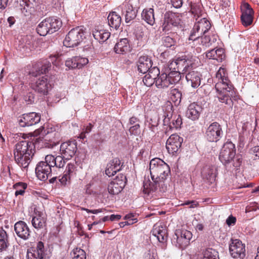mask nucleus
I'll return each instance as SVG.
<instances>
[{
    "label": "nucleus",
    "instance_id": "1",
    "mask_svg": "<svg viewBox=\"0 0 259 259\" xmlns=\"http://www.w3.org/2000/svg\"><path fill=\"white\" fill-rule=\"evenodd\" d=\"M150 175L153 182L149 179L143 181V192L148 195H160L167 190L164 181L170 173L169 166L160 158H153L149 163Z\"/></svg>",
    "mask_w": 259,
    "mask_h": 259
},
{
    "label": "nucleus",
    "instance_id": "2",
    "mask_svg": "<svg viewBox=\"0 0 259 259\" xmlns=\"http://www.w3.org/2000/svg\"><path fill=\"white\" fill-rule=\"evenodd\" d=\"M211 24L206 18H202L196 22L192 29L189 38L188 44L199 54L202 50L210 47L217 40L218 36L210 31Z\"/></svg>",
    "mask_w": 259,
    "mask_h": 259
},
{
    "label": "nucleus",
    "instance_id": "3",
    "mask_svg": "<svg viewBox=\"0 0 259 259\" xmlns=\"http://www.w3.org/2000/svg\"><path fill=\"white\" fill-rule=\"evenodd\" d=\"M217 98L219 101L229 106L233 105V101L237 100L236 93L229 79L226 69L220 67L214 77Z\"/></svg>",
    "mask_w": 259,
    "mask_h": 259
},
{
    "label": "nucleus",
    "instance_id": "4",
    "mask_svg": "<svg viewBox=\"0 0 259 259\" xmlns=\"http://www.w3.org/2000/svg\"><path fill=\"white\" fill-rule=\"evenodd\" d=\"M35 152L32 141L25 140L18 142L15 146L14 155L16 163L22 168L28 167Z\"/></svg>",
    "mask_w": 259,
    "mask_h": 259
},
{
    "label": "nucleus",
    "instance_id": "5",
    "mask_svg": "<svg viewBox=\"0 0 259 259\" xmlns=\"http://www.w3.org/2000/svg\"><path fill=\"white\" fill-rule=\"evenodd\" d=\"M181 79V73L177 63L176 59L170 61L160 75V78L157 81L159 87L168 88L171 84H175Z\"/></svg>",
    "mask_w": 259,
    "mask_h": 259
},
{
    "label": "nucleus",
    "instance_id": "6",
    "mask_svg": "<svg viewBox=\"0 0 259 259\" xmlns=\"http://www.w3.org/2000/svg\"><path fill=\"white\" fill-rule=\"evenodd\" d=\"M85 38V29L83 26H78L69 31L63 44L67 47H74L79 45Z\"/></svg>",
    "mask_w": 259,
    "mask_h": 259
},
{
    "label": "nucleus",
    "instance_id": "7",
    "mask_svg": "<svg viewBox=\"0 0 259 259\" xmlns=\"http://www.w3.org/2000/svg\"><path fill=\"white\" fill-rule=\"evenodd\" d=\"M138 0H126L118 8V11H121L122 15L124 16L126 23L131 22L137 16V7L135 4Z\"/></svg>",
    "mask_w": 259,
    "mask_h": 259
},
{
    "label": "nucleus",
    "instance_id": "8",
    "mask_svg": "<svg viewBox=\"0 0 259 259\" xmlns=\"http://www.w3.org/2000/svg\"><path fill=\"white\" fill-rule=\"evenodd\" d=\"M172 106L169 103L165 108L166 112H164L162 117L163 118V124L168 125L170 129L179 128L182 124V119L180 115L172 116Z\"/></svg>",
    "mask_w": 259,
    "mask_h": 259
},
{
    "label": "nucleus",
    "instance_id": "9",
    "mask_svg": "<svg viewBox=\"0 0 259 259\" xmlns=\"http://www.w3.org/2000/svg\"><path fill=\"white\" fill-rule=\"evenodd\" d=\"M236 155L235 145L231 141L226 142L223 145L219 155L220 161L227 165L231 163Z\"/></svg>",
    "mask_w": 259,
    "mask_h": 259
},
{
    "label": "nucleus",
    "instance_id": "10",
    "mask_svg": "<svg viewBox=\"0 0 259 259\" xmlns=\"http://www.w3.org/2000/svg\"><path fill=\"white\" fill-rule=\"evenodd\" d=\"M192 238V233L187 230H176L173 236L172 241L176 246L184 249L190 243Z\"/></svg>",
    "mask_w": 259,
    "mask_h": 259
},
{
    "label": "nucleus",
    "instance_id": "11",
    "mask_svg": "<svg viewBox=\"0 0 259 259\" xmlns=\"http://www.w3.org/2000/svg\"><path fill=\"white\" fill-rule=\"evenodd\" d=\"M223 136L221 125L217 122L211 123L206 128L205 137L210 142L219 141Z\"/></svg>",
    "mask_w": 259,
    "mask_h": 259
},
{
    "label": "nucleus",
    "instance_id": "12",
    "mask_svg": "<svg viewBox=\"0 0 259 259\" xmlns=\"http://www.w3.org/2000/svg\"><path fill=\"white\" fill-rule=\"evenodd\" d=\"M60 134L55 131L48 132L42 138H38L37 142L42 147L53 148L58 144L60 141Z\"/></svg>",
    "mask_w": 259,
    "mask_h": 259
},
{
    "label": "nucleus",
    "instance_id": "13",
    "mask_svg": "<svg viewBox=\"0 0 259 259\" xmlns=\"http://www.w3.org/2000/svg\"><path fill=\"white\" fill-rule=\"evenodd\" d=\"M229 252L234 259H243L245 256V245L239 239H232L229 245Z\"/></svg>",
    "mask_w": 259,
    "mask_h": 259
},
{
    "label": "nucleus",
    "instance_id": "14",
    "mask_svg": "<svg viewBox=\"0 0 259 259\" xmlns=\"http://www.w3.org/2000/svg\"><path fill=\"white\" fill-rule=\"evenodd\" d=\"M180 73L186 74L190 69L194 67L197 58L195 56H184L176 59Z\"/></svg>",
    "mask_w": 259,
    "mask_h": 259
},
{
    "label": "nucleus",
    "instance_id": "15",
    "mask_svg": "<svg viewBox=\"0 0 259 259\" xmlns=\"http://www.w3.org/2000/svg\"><path fill=\"white\" fill-rule=\"evenodd\" d=\"M52 167L46 156L45 161L39 162L36 166L35 173L38 179L44 181L47 180L51 175Z\"/></svg>",
    "mask_w": 259,
    "mask_h": 259
},
{
    "label": "nucleus",
    "instance_id": "16",
    "mask_svg": "<svg viewBox=\"0 0 259 259\" xmlns=\"http://www.w3.org/2000/svg\"><path fill=\"white\" fill-rule=\"evenodd\" d=\"M40 120V115L36 112L25 113L19 116L18 121L20 126H30L38 123Z\"/></svg>",
    "mask_w": 259,
    "mask_h": 259
},
{
    "label": "nucleus",
    "instance_id": "17",
    "mask_svg": "<svg viewBox=\"0 0 259 259\" xmlns=\"http://www.w3.org/2000/svg\"><path fill=\"white\" fill-rule=\"evenodd\" d=\"M77 151V142L75 141H68L61 144L60 148L61 154L66 160L70 159Z\"/></svg>",
    "mask_w": 259,
    "mask_h": 259
},
{
    "label": "nucleus",
    "instance_id": "18",
    "mask_svg": "<svg viewBox=\"0 0 259 259\" xmlns=\"http://www.w3.org/2000/svg\"><path fill=\"white\" fill-rule=\"evenodd\" d=\"M148 73L145 75L143 79V83L147 87H151L154 83L155 84L156 87L158 89H164L165 88H161L156 83L158 79L160 78V71L159 69L156 67H153L147 72Z\"/></svg>",
    "mask_w": 259,
    "mask_h": 259
},
{
    "label": "nucleus",
    "instance_id": "19",
    "mask_svg": "<svg viewBox=\"0 0 259 259\" xmlns=\"http://www.w3.org/2000/svg\"><path fill=\"white\" fill-rule=\"evenodd\" d=\"M181 22L179 14L171 12H166L164 15L163 29L165 31L169 30L171 26H178Z\"/></svg>",
    "mask_w": 259,
    "mask_h": 259
},
{
    "label": "nucleus",
    "instance_id": "20",
    "mask_svg": "<svg viewBox=\"0 0 259 259\" xmlns=\"http://www.w3.org/2000/svg\"><path fill=\"white\" fill-rule=\"evenodd\" d=\"M183 138L177 134H172L167 140L166 148L169 153L174 154L178 151L181 147Z\"/></svg>",
    "mask_w": 259,
    "mask_h": 259
},
{
    "label": "nucleus",
    "instance_id": "21",
    "mask_svg": "<svg viewBox=\"0 0 259 259\" xmlns=\"http://www.w3.org/2000/svg\"><path fill=\"white\" fill-rule=\"evenodd\" d=\"M31 87L35 92L46 95L51 88V84L46 76H42L37 78L34 83H32Z\"/></svg>",
    "mask_w": 259,
    "mask_h": 259
},
{
    "label": "nucleus",
    "instance_id": "22",
    "mask_svg": "<svg viewBox=\"0 0 259 259\" xmlns=\"http://www.w3.org/2000/svg\"><path fill=\"white\" fill-rule=\"evenodd\" d=\"M45 249L44 243L40 241L36 247L29 248L27 252V259H44Z\"/></svg>",
    "mask_w": 259,
    "mask_h": 259
},
{
    "label": "nucleus",
    "instance_id": "23",
    "mask_svg": "<svg viewBox=\"0 0 259 259\" xmlns=\"http://www.w3.org/2000/svg\"><path fill=\"white\" fill-rule=\"evenodd\" d=\"M151 233L159 242L164 243L166 241L167 233L165 226L156 224L153 226Z\"/></svg>",
    "mask_w": 259,
    "mask_h": 259
},
{
    "label": "nucleus",
    "instance_id": "24",
    "mask_svg": "<svg viewBox=\"0 0 259 259\" xmlns=\"http://www.w3.org/2000/svg\"><path fill=\"white\" fill-rule=\"evenodd\" d=\"M185 74L187 82L191 87L196 89L200 85L201 74L200 72L190 69Z\"/></svg>",
    "mask_w": 259,
    "mask_h": 259
},
{
    "label": "nucleus",
    "instance_id": "25",
    "mask_svg": "<svg viewBox=\"0 0 259 259\" xmlns=\"http://www.w3.org/2000/svg\"><path fill=\"white\" fill-rule=\"evenodd\" d=\"M137 65L138 71L142 73H146L152 67V62L151 58L148 56H143L139 58Z\"/></svg>",
    "mask_w": 259,
    "mask_h": 259
},
{
    "label": "nucleus",
    "instance_id": "26",
    "mask_svg": "<svg viewBox=\"0 0 259 259\" xmlns=\"http://www.w3.org/2000/svg\"><path fill=\"white\" fill-rule=\"evenodd\" d=\"M202 109L201 106L197 103L195 102L191 103L187 107L186 116L193 121L197 120L200 116Z\"/></svg>",
    "mask_w": 259,
    "mask_h": 259
},
{
    "label": "nucleus",
    "instance_id": "27",
    "mask_svg": "<svg viewBox=\"0 0 259 259\" xmlns=\"http://www.w3.org/2000/svg\"><path fill=\"white\" fill-rule=\"evenodd\" d=\"M114 50L118 54L124 55L129 53L132 50L130 40L127 38L120 39L116 43Z\"/></svg>",
    "mask_w": 259,
    "mask_h": 259
},
{
    "label": "nucleus",
    "instance_id": "28",
    "mask_svg": "<svg viewBox=\"0 0 259 259\" xmlns=\"http://www.w3.org/2000/svg\"><path fill=\"white\" fill-rule=\"evenodd\" d=\"M201 175L203 179L212 184L215 180L217 168L213 165H206L203 167Z\"/></svg>",
    "mask_w": 259,
    "mask_h": 259
},
{
    "label": "nucleus",
    "instance_id": "29",
    "mask_svg": "<svg viewBox=\"0 0 259 259\" xmlns=\"http://www.w3.org/2000/svg\"><path fill=\"white\" fill-rule=\"evenodd\" d=\"M15 231L18 237L26 240L28 239L30 231L27 225L23 221L17 222L14 226Z\"/></svg>",
    "mask_w": 259,
    "mask_h": 259
},
{
    "label": "nucleus",
    "instance_id": "30",
    "mask_svg": "<svg viewBox=\"0 0 259 259\" xmlns=\"http://www.w3.org/2000/svg\"><path fill=\"white\" fill-rule=\"evenodd\" d=\"M121 162L118 158H114L107 164L105 174L109 177L114 176L121 168Z\"/></svg>",
    "mask_w": 259,
    "mask_h": 259
},
{
    "label": "nucleus",
    "instance_id": "31",
    "mask_svg": "<svg viewBox=\"0 0 259 259\" xmlns=\"http://www.w3.org/2000/svg\"><path fill=\"white\" fill-rule=\"evenodd\" d=\"M125 186V182L119 178L112 181L108 187V192L112 195H116L120 193Z\"/></svg>",
    "mask_w": 259,
    "mask_h": 259
},
{
    "label": "nucleus",
    "instance_id": "32",
    "mask_svg": "<svg viewBox=\"0 0 259 259\" xmlns=\"http://www.w3.org/2000/svg\"><path fill=\"white\" fill-rule=\"evenodd\" d=\"M31 223L34 228L37 230L44 229L46 227V218L41 212L35 213V216L32 218Z\"/></svg>",
    "mask_w": 259,
    "mask_h": 259
},
{
    "label": "nucleus",
    "instance_id": "33",
    "mask_svg": "<svg viewBox=\"0 0 259 259\" xmlns=\"http://www.w3.org/2000/svg\"><path fill=\"white\" fill-rule=\"evenodd\" d=\"M93 35L100 43H103L109 38L110 33L107 30L98 28L93 31Z\"/></svg>",
    "mask_w": 259,
    "mask_h": 259
},
{
    "label": "nucleus",
    "instance_id": "34",
    "mask_svg": "<svg viewBox=\"0 0 259 259\" xmlns=\"http://www.w3.org/2000/svg\"><path fill=\"white\" fill-rule=\"evenodd\" d=\"M47 159L49 163H50L52 167L56 166L57 167H63L65 163V158L61 155V156H57L55 157L52 155H47Z\"/></svg>",
    "mask_w": 259,
    "mask_h": 259
},
{
    "label": "nucleus",
    "instance_id": "35",
    "mask_svg": "<svg viewBox=\"0 0 259 259\" xmlns=\"http://www.w3.org/2000/svg\"><path fill=\"white\" fill-rule=\"evenodd\" d=\"M109 25L115 29H117L120 26L121 18L116 12H112L108 16Z\"/></svg>",
    "mask_w": 259,
    "mask_h": 259
},
{
    "label": "nucleus",
    "instance_id": "36",
    "mask_svg": "<svg viewBox=\"0 0 259 259\" xmlns=\"http://www.w3.org/2000/svg\"><path fill=\"white\" fill-rule=\"evenodd\" d=\"M206 57L209 59L222 61L225 57L224 50L222 48L211 50L206 52Z\"/></svg>",
    "mask_w": 259,
    "mask_h": 259
},
{
    "label": "nucleus",
    "instance_id": "37",
    "mask_svg": "<svg viewBox=\"0 0 259 259\" xmlns=\"http://www.w3.org/2000/svg\"><path fill=\"white\" fill-rule=\"evenodd\" d=\"M49 28L51 30V34L58 31L62 26L61 20L56 17H49L46 18Z\"/></svg>",
    "mask_w": 259,
    "mask_h": 259
},
{
    "label": "nucleus",
    "instance_id": "38",
    "mask_svg": "<svg viewBox=\"0 0 259 259\" xmlns=\"http://www.w3.org/2000/svg\"><path fill=\"white\" fill-rule=\"evenodd\" d=\"M142 19L148 24L153 25L155 23L154 10L152 8L145 9L142 13Z\"/></svg>",
    "mask_w": 259,
    "mask_h": 259
},
{
    "label": "nucleus",
    "instance_id": "39",
    "mask_svg": "<svg viewBox=\"0 0 259 259\" xmlns=\"http://www.w3.org/2000/svg\"><path fill=\"white\" fill-rule=\"evenodd\" d=\"M20 6L22 13L26 16H29L34 12V8L33 4L28 3L26 0L22 1Z\"/></svg>",
    "mask_w": 259,
    "mask_h": 259
},
{
    "label": "nucleus",
    "instance_id": "40",
    "mask_svg": "<svg viewBox=\"0 0 259 259\" xmlns=\"http://www.w3.org/2000/svg\"><path fill=\"white\" fill-rule=\"evenodd\" d=\"M37 33L41 36H46L47 34H51V30L49 28L47 20L45 19L41 21L36 28Z\"/></svg>",
    "mask_w": 259,
    "mask_h": 259
},
{
    "label": "nucleus",
    "instance_id": "41",
    "mask_svg": "<svg viewBox=\"0 0 259 259\" xmlns=\"http://www.w3.org/2000/svg\"><path fill=\"white\" fill-rule=\"evenodd\" d=\"M144 29H146L142 27H138V30L136 32V37L138 40V45L142 46L144 44L147 40V35H146Z\"/></svg>",
    "mask_w": 259,
    "mask_h": 259
},
{
    "label": "nucleus",
    "instance_id": "42",
    "mask_svg": "<svg viewBox=\"0 0 259 259\" xmlns=\"http://www.w3.org/2000/svg\"><path fill=\"white\" fill-rule=\"evenodd\" d=\"M170 99L175 104L179 105L181 101L182 93L178 89H172L170 91Z\"/></svg>",
    "mask_w": 259,
    "mask_h": 259
},
{
    "label": "nucleus",
    "instance_id": "43",
    "mask_svg": "<svg viewBox=\"0 0 259 259\" xmlns=\"http://www.w3.org/2000/svg\"><path fill=\"white\" fill-rule=\"evenodd\" d=\"M8 237L6 232L3 230H0V250H4L8 246Z\"/></svg>",
    "mask_w": 259,
    "mask_h": 259
},
{
    "label": "nucleus",
    "instance_id": "44",
    "mask_svg": "<svg viewBox=\"0 0 259 259\" xmlns=\"http://www.w3.org/2000/svg\"><path fill=\"white\" fill-rule=\"evenodd\" d=\"M200 259H219L218 252L212 248L206 249Z\"/></svg>",
    "mask_w": 259,
    "mask_h": 259
},
{
    "label": "nucleus",
    "instance_id": "45",
    "mask_svg": "<svg viewBox=\"0 0 259 259\" xmlns=\"http://www.w3.org/2000/svg\"><path fill=\"white\" fill-rule=\"evenodd\" d=\"M14 188L15 190V195L16 196L18 195H23L25 193V190L27 187L26 183L19 182L14 185Z\"/></svg>",
    "mask_w": 259,
    "mask_h": 259
},
{
    "label": "nucleus",
    "instance_id": "46",
    "mask_svg": "<svg viewBox=\"0 0 259 259\" xmlns=\"http://www.w3.org/2000/svg\"><path fill=\"white\" fill-rule=\"evenodd\" d=\"M72 259H86L85 251L80 248H76L73 249L71 253Z\"/></svg>",
    "mask_w": 259,
    "mask_h": 259
},
{
    "label": "nucleus",
    "instance_id": "47",
    "mask_svg": "<svg viewBox=\"0 0 259 259\" xmlns=\"http://www.w3.org/2000/svg\"><path fill=\"white\" fill-rule=\"evenodd\" d=\"M241 15L254 14V11L250 5L245 2H242L240 6Z\"/></svg>",
    "mask_w": 259,
    "mask_h": 259
},
{
    "label": "nucleus",
    "instance_id": "48",
    "mask_svg": "<svg viewBox=\"0 0 259 259\" xmlns=\"http://www.w3.org/2000/svg\"><path fill=\"white\" fill-rule=\"evenodd\" d=\"M254 14L241 15V20L243 26L247 27L252 24Z\"/></svg>",
    "mask_w": 259,
    "mask_h": 259
},
{
    "label": "nucleus",
    "instance_id": "49",
    "mask_svg": "<svg viewBox=\"0 0 259 259\" xmlns=\"http://www.w3.org/2000/svg\"><path fill=\"white\" fill-rule=\"evenodd\" d=\"M65 65L69 69L78 68L76 56L68 58L65 62Z\"/></svg>",
    "mask_w": 259,
    "mask_h": 259
},
{
    "label": "nucleus",
    "instance_id": "50",
    "mask_svg": "<svg viewBox=\"0 0 259 259\" xmlns=\"http://www.w3.org/2000/svg\"><path fill=\"white\" fill-rule=\"evenodd\" d=\"M163 45L169 48L175 44V40L169 36H164L162 38Z\"/></svg>",
    "mask_w": 259,
    "mask_h": 259
},
{
    "label": "nucleus",
    "instance_id": "51",
    "mask_svg": "<svg viewBox=\"0 0 259 259\" xmlns=\"http://www.w3.org/2000/svg\"><path fill=\"white\" fill-rule=\"evenodd\" d=\"M76 166L73 163L67 164L64 173L71 177L75 170Z\"/></svg>",
    "mask_w": 259,
    "mask_h": 259
},
{
    "label": "nucleus",
    "instance_id": "52",
    "mask_svg": "<svg viewBox=\"0 0 259 259\" xmlns=\"http://www.w3.org/2000/svg\"><path fill=\"white\" fill-rule=\"evenodd\" d=\"M70 176L67 175L64 172L62 176H59V181L61 185L65 186L70 183Z\"/></svg>",
    "mask_w": 259,
    "mask_h": 259
},
{
    "label": "nucleus",
    "instance_id": "53",
    "mask_svg": "<svg viewBox=\"0 0 259 259\" xmlns=\"http://www.w3.org/2000/svg\"><path fill=\"white\" fill-rule=\"evenodd\" d=\"M78 65V68H80L89 63V60L87 58L81 57L80 56H76Z\"/></svg>",
    "mask_w": 259,
    "mask_h": 259
},
{
    "label": "nucleus",
    "instance_id": "54",
    "mask_svg": "<svg viewBox=\"0 0 259 259\" xmlns=\"http://www.w3.org/2000/svg\"><path fill=\"white\" fill-rule=\"evenodd\" d=\"M51 66V63L48 61H45L39 69V73L42 74L46 73L50 68Z\"/></svg>",
    "mask_w": 259,
    "mask_h": 259
},
{
    "label": "nucleus",
    "instance_id": "55",
    "mask_svg": "<svg viewBox=\"0 0 259 259\" xmlns=\"http://www.w3.org/2000/svg\"><path fill=\"white\" fill-rule=\"evenodd\" d=\"M231 162L234 167L238 168L241 165L242 159L239 155L235 156Z\"/></svg>",
    "mask_w": 259,
    "mask_h": 259
},
{
    "label": "nucleus",
    "instance_id": "56",
    "mask_svg": "<svg viewBox=\"0 0 259 259\" xmlns=\"http://www.w3.org/2000/svg\"><path fill=\"white\" fill-rule=\"evenodd\" d=\"M140 125L139 124H136L135 125L131 126L129 129V131L131 134L133 135H137L139 132Z\"/></svg>",
    "mask_w": 259,
    "mask_h": 259
},
{
    "label": "nucleus",
    "instance_id": "57",
    "mask_svg": "<svg viewBox=\"0 0 259 259\" xmlns=\"http://www.w3.org/2000/svg\"><path fill=\"white\" fill-rule=\"evenodd\" d=\"M170 3L175 8H180L183 4L182 0H170Z\"/></svg>",
    "mask_w": 259,
    "mask_h": 259
},
{
    "label": "nucleus",
    "instance_id": "58",
    "mask_svg": "<svg viewBox=\"0 0 259 259\" xmlns=\"http://www.w3.org/2000/svg\"><path fill=\"white\" fill-rule=\"evenodd\" d=\"M80 209L81 210H84L86 211L88 213H92L93 214H97L99 212H103V211L105 210L104 209H94V210H91L89 209L84 207H81Z\"/></svg>",
    "mask_w": 259,
    "mask_h": 259
},
{
    "label": "nucleus",
    "instance_id": "59",
    "mask_svg": "<svg viewBox=\"0 0 259 259\" xmlns=\"http://www.w3.org/2000/svg\"><path fill=\"white\" fill-rule=\"evenodd\" d=\"M251 153L256 159H259V146H255L251 149Z\"/></svg>",
    "mask_w": 259,
    "mask_h": 259
},
{
    "label": "nucleus",
    "instance_id": "60",
    "mask_svg": "<svg viewBox=\"0 0 259 259\" xmlns=\"http://www.w3.org/2000/svg\"><path fill=\"white\" fill-rule=\"evenodd\" d=\"M236 218L233 217L232 215H230L226 220V224L229 226H230L234 225L236 223Z\"/></svg>",
    "mask_w": 259,
    "mask_h": 259
},
{
    "label": "nucleus",
    "instance_id": "61",
    "mask_svg": "<svg viewBox=\"0 0 259 259\" xmlns=\"http://www.w3.org/2000/svg\"><path fill=\"white\" fill-rule=\"evenodd\" d=\"M93 49L92 46L91 45H88L83 47V51L86 52L87 54H90Z\"/></svg>",
    "mask_w": 259,
    "mask_h": 259
},
{
    "label": "nucleus",
    "instance_id": "62",
    "mask_svg": "<svg viewBox=\"0 0 259 259\" xmlns=\"http://www.w3.org/2000/svg\"><path fill=\"white\" fill-rule=\"evenodd\" d=\"M9 0H0V9H4L8 5Z\"/></svg>",
    "mask_w": 259,
    "mask_h": 259
},
{
    "label": "nucleus",
    "instance_id": "63",
    "mask_svg": "<svg viewBox=\"0 0 259 259\" xmlns=\"http://www.w3.org/2000/svg\"><path fill=\"white\" fill-rule=\"evenodd\" d=\"M144 259H155L154 253H151L150 251L145 253Z\"/></svg>",
    "mask_w": 259,
    "mask_h": 259
},
{
    "label": "nucleus",
    "instance_id": "64",
    "mask_svg": "<svg viewBox=\"0 0 259 259\" xmlns=\"http://www.w3.org/2000/svg\"><path fill=\"white\" fill-rule=\"evenodd\" d=\"M121 218V215L119 214H112L110 216V220L114 221L119 220Z\"/></svg>",
    "mask_w": 259,
    "mask_h": 259
}]
</instances>
